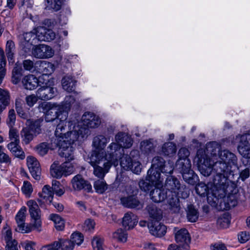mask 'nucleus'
<instances>
[{"label":"nucleus","instance_id":"39","mask_svg":"<svg viewBox=\"0 0 250 250\" xmlns=\"http://www.w3.org/2000/svg\"><path fill=\"white\" fill-rule=\"evenodd\" d=\"M64 168L65 167L62 164L57 166L55 164H53L50 167V173L53 177L60 178L62 175H64Z\"/></svg>","mask_w":250,"mask_h":250},{"label":"nucleus","instance_id":"21","mask_svg":"<svg viewBox=\"0 0 250 250\" xmlns=\"http://www.w3.org/2000/svg\"><path fill=\"white\" fill-rule=\"evenodd\" d=\"M39 79L32 74L25 76L21 80V84L23 88L26 90H33L39 85Z\"/></svg>","mask_w":250,"mask_h":250},{"label":"nucleus","instance_id":"30","mask_svg":"<svg viewBox=\"0 0 250 250\" xmlns=\"http://www.w3.org/2000/svg\"><path fill=\"white\" fill-rule=\"evenodd\" d=\"M76 81L70 76H66L62 80V84L63 89L71 92L74 90Z\"/></svg>","mask_w":250,"mask_h":250},{"label":"nucleus","instance_id":"11","mask_svg":"<svg viewBox=\"0 0 250 250\" xmlns=\"http://www.w3.org/2000/svg\"><path fill=\"white\" fill-rule=\"evenodd\" d=\"M27 165L33 177L39 180L41 178V169L39 162L34 157L29 156L26 158Z\"/></svg>","mask_w":250,"mask_h":250},{"label":"nucleus","instance_id":"2","mask_svg":"<svg viewBox=\"0 0 250 250\" xmlns=\"http://www.w3.org/2000/svg\"><path fill=\"white\" fill-rule=\"evenodd\" d=\"M124 154V149L118 143H111L106 152L103 150L93 151L89 163L93 167V174L98 178H103L108 172L112 165Z\"/></svg>","mask_w":250,"mask_h":250},{"label":"nucleus","instance_id":"40","mask_svg":"<svg viewBox=\"0 0 250 250\" xmlns=\"http://www.w3.org/2000/svg\"><path fill=\"white\" fill-rule=\"evenodd\" d=\"M49 219L53 221L56 229L58 230H62L64 228V221L63 219L58 214H51L49 216Z\"/></svg>","mask_w":250,"mask_h":250},{"label":"nucleus","instance_id":"60","mask_svg":"<svg viewBox=\"0 0 250 250\" xmlns=\"http://www.w3.org/2000/svg\"><path fill=\"white\" fill-rule=\"evenodd\" d=\"M39 98L37 95L31 94L27 96L25 98L26 103L30 107H32L37 102Z\"/></svg>","mask_w":250,"mask_h":250},{"label":"nucleus","instance_id":"59","mask_svg":"<svg viewBox=\"0 0 250 250\" xmlns=\"http://www.w3.org/2000/svg\"><path fill=\"white\" fill-rule=\"evenodd\" d=\"M16 121V114L14 109H10L8 112L7 124L10 127H13Z\"/></svg>","mask_w":250,"mask_h":250},{"label":"nucleus","instance_id":"50","mask_svg":"<svg viewBox=\"0 0 250 250\" xmlns=\"http://www.w3.org/2000/svg\"><path fill=\"white\" fill-rule=\"evenodd\" d=\"M61 244V248L62 250H73L74 245L72 243L71 240L60 239L59 240Z\"/></svg>","mask_w":250,"mask_h":250},{"label":"nucleus","instance_id":"28","mask_svg":"<svg viewBox=\"0 0 250 250\" xmlns=\"http://www.w3.org/2000/svg\"><path fill=\"white\" fill-rule=\"evenodd\" d=\"M137 216L132 212H127L123 218L122 224L125 229H129L133 228L137 225Z\"/></svg>","mask_w":250,"mask_h":250},{"label":"nucleus","instance_id":"55","mask_svg":"<svg viewBox=\"0 0 250 250\" xmlns=\"http://www.w3.org/2000/svg\"><path fill=\"white\" fill-rule=\"evenodd\" d=\"M49 149V146L46 143H42L40 144L36 147L37 153L41 156H44L47 154Z\"/></svg>","mask_w":250,"mask_h":250},{"label":"nucleus","instance_id":"41","mask_svg":"<svg viewBox=\"0 0 250 250\" xmlns=\"http://www.w3.org/2000/svg\"><path fill=\"white\" fill-rule=\"evenodd\" d=\"M15 49L14 42L11 40L8 41L6 45L5 52L9 63H13L14 62Z\"/></svg>","mask_w":250,"mask_h":250},{"label":"nucleus","instance_id":"10","mask_svg":"<svg viewBox=\"0 0 250 250\" xmlns=\"http://www.w3.org/2000/svg\"><path fill=\"white\" fill-rule=\"evenodd\" d=\"M74 142L70 143L65 141L59 144H55L59 148V154L62 157H64L67 161L74 159V148L72 145Z\"/></svg>","mask_w":250,"mask_h":250},{"label":"nucleus","instance_id":"1","mask_svg":"<svg viewBox=\"0 0 250 250\" xmlns=\"http://www.w3.org/2000/svg\"><path fill=\"white\" fill-rule=\"evenodd\" d=\"M194 161L203 175L209 176L212 171L216 173L213 180L215 188H218L223 192H231L236 188V183L228 179L232 172V167L237 165V158L234 153L224 150L217 158L210 159L205 150L201 149L197 150Z\"/></svg>","mask_w":250,"mask_h":250},{"label":"nucleus","instance_id":"4","mask_svg":"<svg viewBox=\"0 0 250 250\" xmlns=\"http://www.w3.org/2000/svg\"><path fill=\"white\" fill-rule=\"evenodd\" d=\"M42 121L40 119L33 120H27L26 122V127L23 128L21 131V136L23 143L27 145L33 138L41 132Z\"/></svg>","mask_w":250,"mask_h":250},{"label":"nucleus","instance_id":"48","mask_svg":"<svg viewBox=\"0 0 250 250\" xmlns=\"http://www.w3.org/2000/svg\"><path fill=\"white\" fill-rule=\"evenodd\" d=\"M165 163L166 161L163 157L160 156H155L152 160V165L151 167L161 171L162 168Z\"/></svg>","mask_w":250,"mask_h":250},{"label":"nucleus","instance_id":"9","mask_svg":"<svg viewBox=\"0 0 250 250\" xmlns=\"http://www.w3.org/2000/svg\"><path fill=\"white\" fill-rule=\"evenodd\" d=\"M32 53L37 58H49L53 56L54 50L48 45L40 44L33 47Z\"/></svg>","mask_w":250,"mask_h":250},{"label":"nucleus","instance_id":"22","mask_svg":"<svg viewBox=\"0 0 250 250\" xmlns=\"http://www.w3.org/2000/svg\"><path fill=\"white\" fill-rule=\"evenodd\" d=\"M37 39L40 41L49 42L55 38V33L51 29L44 27H39L37 28Z\"/></svg>","mask_w":250,"mask_h":250},{"label":"nucleus","instance_id":"62","mask_svg":"<svg viewBox=\"0 0 250 250\" xmlns=\"http://www.w3.org/2000/svg\"><path fill=\"white\" fill-rule=\"evenodd\" d=\"M196 191L200 196H205L208 192V187L204 184L198 185L196 187Z\"/></svg>","mask_w":250,"mask_h":250},{"label":"nucleus","instance_id":"58","mask_svg":"<svg viewBox=\"0 0 250 250\" xmlns=\"http://www.w3.org/2000/svg\"><path fill=\"white\" fill-rule=\"evenodd\" d=\"M60 248L61 244L58 241L42 247L41 250H59Z\"/></svg>","mask_w":250,"mask_h":250},{"label":"nucleus","instance_id":"29","mask_svg":"<svg viewBox=\"0 0 250 250\" xmlns=\"http://www.w3.org/2000/svg\"><path fill=\"white\" fill-rule=\"evenodd\" d=\"M147 211L149 217L157 221H160L163 217V212L161 209L155 205L150 204L146 207Z\"/></svg>","mask_w":250,"mask_h":250},{"label":"nucleus","instance_id":"49","mask_svg":"<svg viewBox=\"0 0 250 250\" xmlns=\"http://www.w3.org/2000/svg\"><path fill=\"white\" fill-rule=\"evenodd\" d=\"M120 165L122 167L126 170H129L132 165L131 158L128 156L121 157Z\"/></svg>","mask_w":250,"mask_h":250},{"label":"nucleus","instance_id":"18","mask_svg":"<svg viewBox=\"0 0 250 250\" xmlns=\"http://www.w3.org/2000/svg\"><path fill=\"white\" fill-rule=\"evenodd\" d=\"M161 171L151 167L147 171L146 181L151 182L152 185L156 187L161 186L163 181V179L161 177Z\"/></svg>","mask_w":250,"mask_h":250},{"label":"nucleus","instance_id":"36","mask_svg":"<svg viewBox=\"0 0 250 250\" xmlns=\"http://www.w3.org/2000/svg\"><path fill=\"white\" fill-rule=\"evenodd\" d=\"M110 141L109 137L100 135L95 137L93 140V145L97 148H104Z\"/></svg>","mask_w":250,"mask_h":250},{"label":"nucleus","instance_id":"56","mask_svg":"<svg viewBox=\"0 0 250 250\" xmlns=\"http://www.w3.org/2000/svg\"><path fill=\"white\" fill-rule=\"evenodd\" d=\"M21 190L26 196L29 197L33 191L31 183L28 181H24L21 188Z\"/></svg>","mask_w":250,"mask_h":250},{"label":"nucleus","instance_id":"42","mask_svg":"<svg viewBox=\"0 0 250 250\" xmlns=\"http://www.w3.org/2000/svg\"><path fill=\"white\" fill-rule=\"evenodd\" d=\"M104 177L100 178L102 179L97 180L94 183V188L96 191L100 194H102L108 188V185L104 180Z\"/></svg>","mask_w":250,"mask_h":250},{"label":"nucleus","instance_id":"20","mask_svg":"<svg viewBox=\"0 0 250 250\" xmlns=\"http://www.w3.org/2000/svg\"><path fill=\"white\" fill-rule=\"evenodd\" d=\"M121 202L124 207L128 208L139 209L143 207V204L135 195L122 197L121 198Z\"/></svg>","mask_w":250,"mask_h":250},{"label":"nucleus","instance_id":"23","mask_svg":"<svg viewBox=\"0 0 250 250\" xmlns=\"http://www.w3.org/2000/svg\"><path fill=\"white\" fill-rule=\"evenodd\" d=\"M168 194L167 189L156 187L150 193L151 199L154 202L159 203L164 201Z\"/></svg>","mask_w":250,"mask_h":250},{"label":"nucleus","instance_id":"64","mask_svg":"<svg viewBox=\"0 0 250 250\" xmlns=\"http://www.w3.org/2000/svg\"><path fill=\"white\" fill-rule=\"evenodd\" d=\"M190 152L188 148L186 147H182L178 151V159L185 160V159H189L188 158L189 156Z\"/></svg>","mask_w":250,"mask_h":250},{"label":"nucleus","instance_id":"63","mask_svg":"<svg viewBox=\"0 0 250 250\" xmlns=\"http://www.w3.org/2000/svg\"><path fill=\"white\" fill-rule=\"evenodd\" d=\"M95 222L92 219H87L83 225V230L85 231H90L93 230L95 227Z\"/></svg>","mask_w":250,"mask_h":250},{"label":"nucleus","instance_id":"37","mask_svg":"<svg viewBox=\"0 0 250 250\" xmlns=\"http://www.w3.org/2000/svg\"><path fill=\"white\" fill-rule=\"evenodd\" d=\"M187 217L188 221L195 222L198 219L199 213L192 205H188L186 209Z\"/></svg>","mask_w":250,"mask_h":250},{"label":"nucleus","instance_id":"35","mask_svg":"<svg viewBox=\"0 0 250 250\" xmlns=\"http://www.w3.org/2000/svg\"><path fill=\"white\" fill-rule=\"evenodd\" d=\"M206 149L208 153H210L213 158H217L220 151V146L216 142H212L208 143L206 145Z\"/></svg>","mask_w":250,"mask_h":250},{"label":"nucleus","instance_id":"45","mask_svg":"<svg viewBox=\"0 0 250 250\" xmlns=\"http://www.w3.org/2000/svg\"><path fill=\"white\" fill-rule=\"evenodd\" d=\"M52 190L58 196H61L65 192V189L62 185L61 184L60 182L54 180L52 182Z\"/></svg>","mask_w":250,"mask_h":250},{"label":"nucleus","instance_id":"17","mask_svg":"<svg viewBox=\"0 0 250 250\" xmlns=\"http://www.w3.org/2000/svg\"><path fill=\"white\" fill-rule=\"evenodd\" d=\"M174 230L176 242L182 246H188L190 242V237L187 229H181L177 230V228H174Z\"/></svg>","mask_w":250,"mask_h":250},{"label":"nucleus","instance_id":"26","mask_svg":"<svg viewBox=\"0 0 250 250\" xmlns=\"http://www.w3.org/2000/svg\"><path fill=\"white\" fill-rule=\"evenodd\" d=\"M150 232L154 236L162 237L166 233L167 228L166 226L158 221H156L148 225Z\"/></svg>","mask_w":250,"mask_h":250},{"label":"nucleus","instance_id":"43","mask_svg":"<svg viewBox=\"0 0 250 250\" xmlns=\"http://www.w3.org/2000/svg\"><path fill=\"white\" fill-rule=\"evenodd\" d=\"M112 238L118 242L125 243L127 241V234L125 231L119 229L113 233Z\"/></svg>","mask_w":250,"mask_h":250},{"label":"nucleus","instance_id":"3","mask_svg":"<svg viewBox=\"0 0 250 250\" xmlns=\"http://www.w3.org/2000/svg\"><path fill=\"white\" fill-rule=\"evenodd\" d=\"M64 117L60 118V123L57 125L55 135L56 138L54 140L55 144H59L67 141L69 144L76 141L80 134L82 133L83 127L80 128V125H74L72 127V123H68L69 130L66 127L65 121L67 118V113L63 112Z\"/></svg>","mask_w":250,"mask_h":250},{"label":"nucleus","instance_id":"7","mask_svg":"<svg viewBox=\"0 0 250 250\" xmlns=\"http://www.w3.org/2000/svg\"><path fill=\"white\" fill-rule=\"evenodd\" d=\"M216 188L218 192V196L223 197L220 201V204L217 207L218 209L221 210H229L237 205L236 195L232 193L236 188L232 191H225L224 192H223L218 188Z\"/></svg>","mask_w":250,"mask_h":250},{"label":"nucleus","instance_id":"24","mask_svg":"<svg viewBox=\"0 0 250 250\" xmlns=\"http://www.w3.org/2000/svg\"><path fill=\"white\" fill-rule=\"evenodd\" d=\"M36 67H39L38 71L44 75L51 74L55 70L53 64L45 61H39L35 63Z\"/></svg>","mask_w":250,"mask_h":250},{"label":"nucleus","instance_id":"6","mask_svg":"<svg viewBox=\"0 0 250 250\" xmlns=\"http://www.w3.org/2000/svg\"><path fill=\"white\" fill-rule=\"evenodd\" d=\"M42 106L45 112V120L47 122H52L56 119L64 117V111H62V106L55 103H43Z\"/></svg>","mask_w":250,"mask_h":250},{"label":"nucleus","instance_id":"53","mask_svg":"<svg viewBox=\"0 0 250 250\" xmlns=\"http://www.w3.org/2000/svg\"><path fill=\"white\" fill-rule=\"evenodd\" d=\"M103 242L104 239L102 238L98 237L94 238L92 241L94 250H104L103 248Z\"/></svg>","mask_w":250,"mask_h":250},{"label":"nucleus","instance_id":"31","mask_svg":"<svg viewBox=\"0 0 250 250\" xmlns=\"http://www.w3.org/2000/svg\"><path fill=\"white\" fill-rule=\"evenodd\" d=\"M155 146L152 139L142 141L140 144L141 151L144 154H149L155 151Z\"/></svg>","mask_w":250,"mask_h":250},{"label":"nucleus","instance_id":"25","mask_svg":"<svg viewBox=\"0 0 250 250\" xmlns=\"http://www.w3.org/2000/svg\"><path fill=\"white\" fill-rule=\"evenodd\" d=\"M115 140L123 148L130 147L133 143L131 137L123 132L117 133L115 136Z\"/></svg>","mask_w":250,"mask_h":250},{"label":"nucleus","instance_id":"32","mask_svg":"<svg viewBox=\"0 0 250 250\" xmlns=\"http://www.w3.org/2000/svg\"><path fill=\"white\" fill-rule=\"evenodd\" d=\"M31 218L41 217V210L36 201L30 200L27 202Z\"/></svg>","mask_w":250,"mask_h":250},{"label":"nucleus","instance_id":"27","mask_svg":"<svg viewBox=\"0 0 250 250\" xmlns=\"http://www.w3.org/2000/svg\"><path fill=\"white\" fill-rule=\"evenodd\" d=\"M20 142H11L7 145L8 149L16 157L21 160L25 158V153L19 145Z\"/></svg>","mask_w":250,"mask_h":250},{"label":"nucleus","instance_id":"34","mask_svg":"<svg viewBox=\"0 0 250 250\" xmlns=\"http://www.w3.org/2000/svg\"><path fill=\"white\" fill-rule=\"evenodd\" d=\"M177 151L176 146L173 142L165 143L162 147V152L166 156L171 157L175 155Z\"/></svg>","mask_w":250,"mask_h":250},{"label":"nucleus","instance_id":"47","mask_svg":"<svg viewBox=\"0 0 250 250\" xmlns=\"http://www.w3.org/2000/svg\"><path fill=\"white\" fill-rule=\"evenodd\" d=\"M22 68L21 66L16 65L12 73V81L14 84H17L20 81L21 77L22 75Z\"/></svg>","mask_w":250,"mask_h":250},{"label":"nucleus","instance_id":"13","mask_svg":"<svg viewBox=\"0 0 250 250\" xmlns=\"http://www.w3.org/2000/svg\"><path fill=\"white\" fill-rule=\"evenodd\" d=\"M26 212V208L25 207H22L15 216V220L18 225L16 230L21 233H28L30 230L28 228H26L25 225Z\"/></svg>","mask_w":250,"mask_h":250},{"label":"nucleus","instance_id":"12","mask_svg":"<svg viewBox=\"0 0 250 250\" xmlns=\"http://www.w3.org/2000/svg\"><path fill=\"white\" fill-rule=\"evenodd\" d=\"M177 194L169 192L167 197V206L168 210L173 213L180 212L181 207Z\"/></svg>","mask_w":250,"mask_h":250},{"label":"nucleus","instance_id":"33","mask_svg":"<svg viewBox=\"0 0 250 250\" xmlns=\"http://www.w3.org/2000/svg\"><path fill=\"white\" fill-rule=\"evenodd\" d=\"M184 180L187 183L194 185L198 181V176L191 169L182 173Z\"/></svg>","mask_w":250,"mask_h":250},{"label":"nucleus","instance_id":"38","mask_svg":"<svg viewBox=\"0 0 250 250\" xmlns=\"http://www.w3.org/2000/svg\"><path fill=\"white\" fill-rule=\"evenodd\" d=\"M176 167L182 174L191 168V163L189 159L185 160L178 159L176 163Z\"/></svg>","mask_w":250,"mask_h":250},{"label":"nucleus","instance_id":"19","mask_svg":"<svg viewBox=\"0 0 250 250\" xmlns=\"http://www.w3.org/2000/svg\"><path fill=\"white\" fill-rule=\"evenodd\" d=\"M40 199H38L40 205L42 207V203L50 204L54 197V192L51 187L49 185L43 186L42 191L39 193Z\"/></svg>","mask_w":250,"mask_h":250},{"label":"nucleus","instance_id":"16","mask_svg":"<svg viewBox=\"0 0 250 250\" xmlns=\"http://www.w3.org/2000/svg\"><path fill=\"white\" fill-rule=\"evenodd\" d=\"M56 89L50 86L43 85L36 91L39 99L42 100H49L55 96Z\"/></svg>","mask_w":250,"mask_h":250},{"label":"nucleus","instance_id":"46","mask_svg":"<svg viewBox=\"0 0 250 250\" xmlns=\"http://www.w3.org/2000/svg\"><path fill=\"white\" fill-rule=\"evenodd\" d=\"M0 84L5 74L6 60L3 50L0 49Z\"/></svg>","mask_w":250,"mask_h":250},{"label":"nucleus","instance_id":"5","mask_svg":"<svg viewBox=\"0 0 250 250\" xmlns=\"http://www.w3.org/2000/svg\"><path fill=\"white\" fill-rule=\"evenodd\" d=\"M165 187L169 192L177 194L182 198H188L189 194V191L185 186L181 185L180 181L174 176H169L167 178Z\"/></svg>","mask_w":250,"mask_h":250},{"label":"nucleus","instance_id":"52","mask_svg":"<svg viewBox=\"0 0 250 250\" xmlns=\"http://www.w3.org/2000/svg\"><path fill=\"white\" fill-rule=\"evenodd\" d=\"M70 239L74 245H80L83 241V236L81 233L75 232L73 233Z\"/></svg>","mask_w":250,"mask_h":250},{"label":"nucleus","instance_id":"8","mask_svg":"<svg viewBox=\"0 0 250 250\" xmlns=\"http://www.w3.org/2000/svg\"><path fill=\"white\" fill-rule=\"evenodd\" d=\"M37 39V31H31L23 33L19 37L20 44L25 52H28L34 43V41Z\"/></svg>","mask_w":250,"mask_h":250},{"label":"nucleus","instance_id":"15","mask_svg":"<svg viewBox=\"0 0 250 250\" xmlns=\"http://www.w3.org/2000/svg\"><path fill=\"white\" fill-rule=\"evenodd\" d=\"M73 188L75 190H81L83 189L88 192L92 189L91 185L87 181L84 180L82 176L78 174L75 176L71 181Z\"/></svg>","mask_w":250,"mask_h":250},{"label":"nucleus","instance_id":"44","mask_svg":"<svg viewBox=\"0 0 250 250\" xmlns=\"http://www.w3.org/2000/svg\"><path fill=\"white\" fill-rule=\"evenodd\" d=\"M40 218H32L31 223L26 226V228H28L30 229V232L34 230H36L38 232H40L42 230V221Z\"/></svg>","mask_w":250,"mask_h":250},{"label":"nucleus","instance_id":"14","mask_svg":"<svg viewBox=\"0 0 250 250\" xmlns=\"http://www.w3.org/2000/svg\"><path fill=\"white\" fill-rule=\"evenodd\" d=\"M83 125L88 128L97 127L101 123L100 118L92 112H85L82 117Z\"/></svg>","mask_w":250,"mask_h":250},{"label":"nucleus","instance_id":"51","mask_svg":"<svg viewBox=\"0 0 250 250\" xmlns=\"http://www.w3.org/2000/svg\"><path fill=\"white\" fill-rule=\"evenodd\" d=\"M47 2V6L53 9L55 11L59 10L62 6V0H45Z\"/></svg>","mask_w":250,"mask_h":250},{"label":"nucleus","instance_id":"61","mask_svg":"<svg viewBox=\"0 0 250 250\" xmlns=\"http://www.w3.org/2000/svg\"><path fill=\"white\" fill-rule=\"evenodd\" d=\"M250 144V134H245L239 137V144L242 146H249Z\"/></svg>","mask_w":250,"mask_h":250},{"label":"nucleus","instance_id":"57","mask_svg":"<svg viewBox=\"0 0 250 250\" xmlns=\"http://www.w3.org/2000/svg\"><path fill=\"white\" fill-rule=\"evenodd\" d=\"M173 163L168 161L167 163H165L162 168L161 172L165 174H171L173 172Z\"/></svg>","mask_w":250,"mask_h":250},{"label":"nucleus","instance_id":"54","mask_svg":"<svg viewBox=\"0 0 250 250\" xmlns=\"http://www.w3.org/2000/svg\"><path fill=\"white\" fill-rule=\"evenodd\" d=\"M238 150L244 158H250V147L249 146L238 145Z\"/></svg>","mask_w":250,"mask_h":250}]
</instances>
